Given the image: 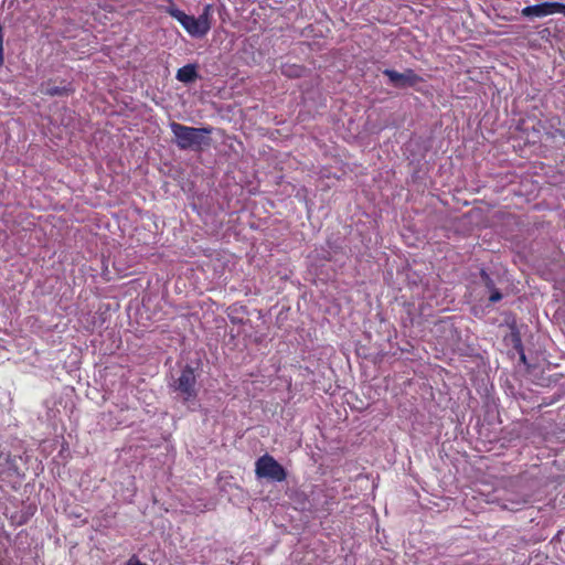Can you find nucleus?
<instances>
[{"mask_svg":"<svg viewBox=\"0 0 565 565\" xmlns=\"http://www.w3.org/2000/svg\"><path fill=\"white\" fill-rule=\"evenodd\" d=\"M24 460L21 455H12L10 452L0 454V475H23L22 466Z\"/></svg>","mask_w":565,"mask_h":565,"instance_id":"7","label":"nucleus"},{"mask_svg":"<svg viewBox=\"0 0 565 565\" xmlns=\"http://www.w3.org/2000/svg\"><path fill=\"white\" fill-rule=\"evenodd\" d=\"M196 375L194 369L186 364L178 379L173 381L171 387L177 392L183 402L194 401L198 397Z\"/></svg>","mask_w":565,"mask_h":565,"instance_id":"4","label":"nucleus"},{"mask_svg":"<svg viewBox=\"0 0 565 565\" xmlns=\"http://www.w3.org/2000/svg\"><path fill=\"white\" fill-rule=\"evenodd\" d=\"M383 74L398 88L415 87L417 84L424 82L423 77L416 74L412 68H406L403 73L387 68L383 71Z\"/></svg>","mask_w":565,"mask_h":565,"instance_id":"5","label":"nucleus"},{"mask_svg":"<svg viewBox=\"0 0 565 565\" xmlns=\"http://www.w3.org/2000/svg\"><path fill=\"white\" fill-rule=\"evenodd\" d=\"M4 63V56H3V29L0 25V67Z\"/></svg>","mask_w":565,"mask_h":565,"instance_id":"12","label":"nucleus"},{"mask_svg":"<svg viewBox=\"0 0 565 565\" xmlns=\"http://www.w3.org/2000/svg\"><path fill=\"white\" fill-rule=\"evenodd\" d=\"M561 2H542L539 4L527 6L521 10L522 17L525 18H544L561 12Z\"/></svg>","mask_w":565,"mask_h":565,"instance_id":"6","label":"nucleus"},{"mask_svg":"<svg viewBox=\"0 0 565 565\" xmlns=\"http://www.w3.org/2000/svg\"><path fill=\"white\" fill-rule=\"evenodd\" d=\"M303 68L300 66H292L282 70V73L289 77H299L301 76Z\"/></svg>","mask_w":565,"mask_h":565,"instance_id":"11","label":"nucleus"},{"mask_svg":"<svg viewBox=\"0 0 565 565\" xmlns=\"http://www.w3.org/2000/svg\"><path fill=\"white\" fill-rule=\"evenodd\" d=\"M520 359H521L522 362H525V354L523 352H521Z\"/></svg>","mask_w":565,"mask_h":565,"instance_id":"17","label":"nucleus"},{"mask_svg":"<svg viewBox=\"0 0 565 565\" xmlns=\"http://www.w3.org/2000/svg\"><path fill=\"white\" fill-rule=\"evenodd\" d=\"M481 275L486 279L487 286H490V285L493 284L492 280L490 279V277L488 276V274L484 270L481 271Z\"/></svg>","mask_w":565,"mask_h":565,"instance_id":"15","label":"nucleus"},{"mask_svg":"<svg viewBox=\"0 0 565 565\" xmlns=\"http://www.w3.org/2000/svg\"><path fill=\"white\" fill-rule=\"evenodd\" d=\"M170 129L174 137V142L181 150H201L211 145L212 127H190L175 121L170 122Z\"/></svg>","mask_w":565,"mask_h":565,"instance_id":"1","label":"nucleus"},{"mask_svg":"<svg viewBox=\"0 0 565 565\" xmlns=\"http://www.w3.org/2000/svg\"><path fill=\"white\" fill-rule=\"evenodd\" d=\"M75 92V88L72 86L71 83L63 86L52 85L51 83H47L45 88V94L49 96H68Z\"/></svg>","mask_w":565,"mask_h":565,"instance_id":"10","label":"nucleus"},{"mask_svg":"<svg viewBox=\"0 0 565 565\" xmlns=\"http://www.w3.org/2000/svg\"><path fill=\"white\" fill-rule=\"evenodd\" d=\"M1 452H2V451L0 450V454H1Z\"/></svg>","mask_w":565,"mask_h":565,"instance_id":"18","label":"nucleus"},{"mask_svg":"<svg viewBox=\"0 0 565 565\" xmlns=\"http://www.w3.org/2000/svg\"><path fill=\"white\" fill-rule=\"evenodd\" d=\"M36 504L34 502L25 503L23 502V509L21 511H10L9 508H6L7 514L10 513V518L17 524H24L29 521L31 516L36 512Z\"/></svg>","mask_w":565,"mask_h":565,"instance_id":"8","label":"nucleus"},{"mask_svg":"<svg viewBox=\"0 0 565 565\" xmlns=\"http://www.w3.org/2000/svg\"><path fill=\"white\" fill-rule=\"evenodd\" d=\"M502 299V294L499 291V290H494L491 295H490V298L489 300L491 302H498L499 300Z\"/></svg>","mask_w":565,"mask_h":565,"instance_id":"13","label":"nucleus"},{"mask_svg":"<svg viewBox=\"0 0 565 565\" xmlns=\"http://www.w3.org/2000/svg\"><path fill=\"white\" fill-rule=\"evenodd\" d=\"M167 1L171 4L164 11L175 19L191 36L203 38L209 33L211 29L212 4L204 6L202 13L195 18L175 7L173 0Z\"/></svg>","mask_w":565,"mask_h":565,"instance_id":"2","label":"nucleus"},{"mask_svg":"<svg viewBox=\"0 0 565 565\" xmlns=\"http://www.w3.org/2000/svg\"><path fill=\"white\" fill-rule=\"evenodd\" d=\"M255 473L259 479L281 482L287 478L286 469L270 455L260 456L255 462Z\"/></svg>","mask_w":565,"mask_h":565,"instance_id":"3","label":"nucleus"},{"mask_svg":"<svg viewBox=\"0 0 565 565\" xmlns=\"http://www.w3.org/2000/svg\"><path fill=\"white\" fill-rule=\"evenodd\" d=\"M198 77H199V74H198V68H196L195 64H186V65L180 67L177 71V75H175V78L179 82H182L185 84L195 82L198 79Z\"/></svg>","mask_w":565,"mask_h":565,"instance_id":"9","label":"nucleus"},{"mask_svg":"<svg viewBox=\"0 0 565 565\" xmlns=\"http://www.w3.org/2000/svg\"><path fill=\"white\" fill-rule=\"evenodd\" d=\"M127 565H147L146 563L140 562L137 558H130L127 563Z\"/></svg>","mask_w":565,"mask_h":565,"instance_id":"14","label":"nucleus"},{"mask_svg":"<svg viewBox=\"0 0 565 565\" xmlns=\"http://www.w3.org/2000/svg\"><path fill=\"white\" fill-rule=\"evenodd\" d=\"M559 13L565 15V3H562V8H561V12Z\"/></svg>","mask_w":565,"mask_h":565,"instance_id":"16","label":"nucleus"}]
</instances>
